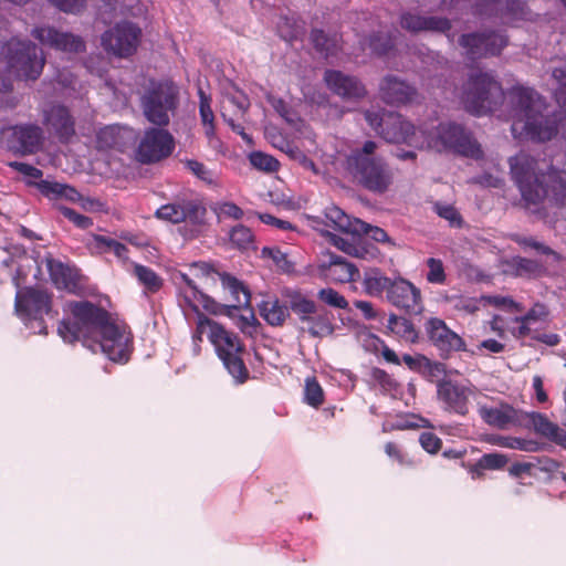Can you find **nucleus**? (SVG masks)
<instances>
[{
	"label": "nucleus",
	"instance_id": "nucleus-1",
	"mask_svg": "<svg viewBox=\"0 0 566 566\" xmlns=\"http://www.w3.org/2000/svg\"><path fill=\"white\" fill-rule=\"evenodd\" d=\"M67 311L70 315L57 326L64 342H82L93 352L101 349L116 363L129 359L133 336L127 325L117 324L109 312L90 301H71Z\"/></svg>",
	"mask_w": 566,
	"mask_h": 566
},
{
	"label": "nucleus",
	"instance_id": "nucleus-2",
	"mask_svg": "<svg viewBox=\"0 0 566 566\" xmlns=\"http://www.w3.org/2000/svg\"><path fill=\"white\" fill-rule=\"evenodd\" d=\"M512 177L526 207H538L548 200L557 207L566 206V171L554 166L539 168L538 160L521 153L510 159Z\"/></svg>",
	"mask_w": 566,
	"mask_h": 566
},
{
	"label": "nucleus",
	"instance_id": "nucleus-3",
	"mask_svg": "<svg viewBox=\"0 0 566 566\" xmlns=\"http://www.w3.org/2000/svg\"><path fill=\"white\" fill-rule=\"evenodd\" d=\"M377 148L376 142L366 140L346 157L345 168L365 189L384 193L394 184V172L384 158L375 155Z\"/></svg>",
	"mask_w": 566,
	"mask_h": 566
},
{
	"label": "nucleus",
	"instance_id": "nucleus-4",
	"mask_svg": "<svg viewBox=\"0 0 566 566\" xmlns=\"http://www.w3.org/2000/svg\"><path fill=\"white\" fill-rule=\"evenodd\" d=\"M552 77L556 82L554 97L560 111L552 115H544L542 108H537L534 114L518 125V130L535 142L551 140L559 132L566 140V70L562 67L554 69Z\"/></svg>",
	"mask_w": 566,
	"mask_h": 566
},
{
	"label": "nucleus",
	"instance_id": "nucleus-5",
	"mask_svg": "<svg viewBox=\"0 0 566 566\" xmlns=\"http://www.w3.org/2000/svg\"><path fill=\"white\" fill-rule=\"evenodd\" d=\"M503 96L502 86L494 76L491 73L478 71L471 73L463 84L461 102L469 113L481 116L492 112L497 99Z\"/></svg>",
	"mask_w": 566,
	"mask_h": 566
},
{
	"label": "nucleus",
	"instance_id": "nucleus-6",
	"mask_svg": "<svg viewBox=\"0 0 566 566\" xmlns=\"http://www.w3.org/2000/svg\"><path fill=\"white\" fill-rule=\"evenodd\" d=\"M179 104V88L171 81H151L140 97V106L146 119L159 127L170 123V115Z\"/></svg>",
	"mask_w": 566,
	"mask_h": 566
},
{
	"label": "nucleus",
	"instance_id": "nucleus-7",
	"mask_svg": "<svg viewBox=\"0 0 566 566\" xmlns=\"http://www.w3.org/2000/svg\"><path fill=\"white\" fill-rule=\"evenodd\" d=\"M429 148L479 159L483 156L480 144L461 125L440 123L434 129L426 133Z\"/></svg>",
	"mask_w": 566,
	"mask_h": 566
},
{
	"label": "nucleus",
	"instance_id": "nucleus-8",
	"mask_svg": "<svg viewBox=\"0 0 566 566\" xmlns=\"http://www.w3.org/2000/svg\"><path fill=\"white\" fill-rule=\"evenodd\" d=\"M155 218L161 221L179 224L185 222L182 235L187 239L198 238L207 226V208L195 199H182L160 206L155 211Z\"/></svg>",
	"mask_w": 566,
	"mask_h": 566
},
{
	"label": "nucleus",
	"instance_id": "nucleus-9",
	"mask_svg": "<svg viewBox=\"0 0 566 566\" xmlns=\"http://www.w3.org/2000/svg\"><path fill=\"white\" fill-rule=\"evenodd\" d=\"M207 335L227 370L239 382H244L249 377V370L242 359L244 345L239 336L227 331L220 324L212 325L211 332L207 333Z\"/></svg>",
	"mask_w": 566,
	"mask_h": 566
},
{
	"label": "nucleus",
	"instance_id": "nucleus-10",
	"mask_svg": "<svg viewBox=\"0 0 566 566\" xmlns=\"http://www.w3.org/2000/svg\"><path fill=\"white\" fill-rule=\"evenodd\" d=\"M14 312L25 324L32 321L39 322L41 333L46 334L43 325L44 316H54L53 294L41 286H23L18 289L14 297Z\"/></svg>",
	"mask_w": 566,
	"mask_h": 566
},
{
	"label": "nucleus",
	"instance_id": "nucleus-11",
	"mask_svg": "<svg viewBox=\"0 0 566 566\" xmlns=\"http://www.w3.org/2000/svg\"><path fill=\"white\" fill-rule=\"evenodd\" d=\"M365 120L386 142L417 145L416 127L401 114L388 111H365Z\"/></svg>",
	"mask_w": 566,
	"mask_h": 566
},
{
	"label": "nucleus",
	"instance_id": "nucleus-12",
	"mask_svg": "<svg viewBox=\"0 0 566 566\" xmlns=\"http://www.w3.org/2000/svg\"><path fill=\"white\" fill-rule=\"evenodd\" d=\"M6 59L8 66L25 80H36L44 67L43 52L31 41L11 39L7 43Z\"/></svg>",
	"mask_w": 566,
	"mask_h": 566
},
{
	"label": "nucleus",
	"instance_id": "nucleus-13",
	"mask_svg": "<svg viewBox=\"0 0 566 566\" xmlns=\"http://www.w3.org/2000/svg\"><path fill=\"white\" fill-rule=\"evenodd\" d=\"M464 56L472 62L500 56L509 45V36L501 31L486 29L463 33L458 40Z\"/></svg>",
	"mask_w": 566,
	"mask_h": 566
},
{
	"label": "nucleus",
	"instance_id": "nucleus-14",
	"mask_svg": "<svg viewBox=\"0 0 566 566\" xmlns=\"http://www.w3.org/2000/svg\"><path fill=\"white\" fill-rule=\"evenodd\" d=\"M142 29L129 21L116 23L112 29L102 35L104 50L117 57H129L139 45Z\"/></svg>",
	"mask_w": 566,
	"mask_h": 566
},
{
	"label": "nucleus",
	"instance_id": "nucleus-15",
	"mask_svg": "<svg viewBox=\"0 0 566 566\" xmlns=\"http://www.w3.org/2000/svg\"><path fill=\"white\" fill-rule=\"evenodd\" d=\"M175 149L174 136L163 127L147 128L136 149L139 163L149 165L168 158Z\"/></svg>",
	"mask_w": 566,
	"mask_h": 566
},
{
	"label": "nucleus",
	"instance_id": "nucleus-16",
	"mask_svg": "<svg viewBox=\"0 0 566 566\" xmlns=\"http://www.w3.org/2000/svg\"><path fill=\"white\" fill-rule=\"evenodd\" d=\"M473 14L481 18H496L504 24L528 20L531 11L521 0H476Z\"/></svg>",
	"mask_w": 566,
	"mask_h": 566
},
{
	"label": "nucleus",
	"instance_id": "nucleus-17",
	"mask_svg": "<svg viewBox=\"0 0 566 566\" xmlns=\"http://www.w3.org/2000/svg\"><path fill=\"white\" fill-rule=\"evenodd\" d=\"M506 98L510 105V117L513 120V134L518 132V125L522 120L544 105L542 96L533 87L522 84H516L509 88Z\"/></svg>",
	"mask_w": 566,
	"mask_h": 566
},
{
	"label": "nucleus",
	"instance_id": "nucleus-18",
	"mask_svg": "<svg viewBox=\"0 0 566 566\" xmlns=\"http://www.w3.org/2000/svg\"><path fill=\"white\" fill-rule=\"evenodd\" d=\"M42 124L61 144H69L75 136V118L69 107L49 103L42 108Z\"/></svg>",
	"mask_w": 566,
	"mask_h": 566
},
{
	"label": "nucleus",
	"instance_id": "nucleus-19",
	"mask_svg": "<svg viewBox=\"0 0 566 566\" xmlns=\"http://www.w3.org/2000/svg\"><path fill=\"white\" fill-rule=\"evenodd\" d=\"M424 331L429 340L440 352V356L443 358H448L454 352L467 350L464 339L449 328L447 323L441 318L430 317L427 319Z\"/></svg>",
	"mask_w": 566,
	"mask_h": 566
},
{
	"label": "nucleus",
	"instance_id": "nucleus-20",
	"mask_svg": "<svg viewBox=\"0 0 566 566\" xmlns=\"http://www.w3.org/2000/svg\"><path fill=\"white\" fill-rule=\"evenodd\" d=\"M471 395V388L455 380L441 379L437 382V398L448 412L467 416Z\"/></svg>",
	"mask_w": 566,
	"mask_h": 566
},
{
	"label": "nucleus",
	"instance_id": "nucleus-21",
	"mask_svg": "<svg viewBox=\"0 0 566 566\" xmlns=\"http://www.w3.org/2000/svg\"><path fill=\"white\" fill-rule=\"evenodd\" d=\"M379 97L385 104L399 107L418 102L420 94L409 82L396 75H386L379 83Z\"/></svg>",
	"mask_w": 566,
	"mask_h": 566
},
{
	"label": "nucleus",
	"instance_id": "nucleus-22",
	"mask_svg": "<svg viewBox=\"0 0 566 566\" xmlns=\"http://www.w3.org/2000/svg\"><path fill=\"white\" fill-rule=\"evenodd\" d=\"M386 300L392 306L407 314H420L422 311V298L420 290L410 281L403 277H395Z\"/></svg>",
	"mask_w": 566,
	"mask_h": 566
},
{
	"label": "nucleus",
	"instance_id": "nucleus-23",
	"mask_svg": "<svg viewBox=\"0 0 566 566\" xmlns=\"http://www.w3.org/2000/svg\"><path fill=\"white\" fill-rule=\"evenodd\" d=\"M9 148L21 156L33 155L42 146L43 129L35 124H20L10 128Z\"/></svg>",
	"mask_w": 566,
	"mask_h": 566
},
{
	"label": "nucleus",
	"instance_id": "nucleus-24",
	"mask_svg": "<svg viewBox=\"0 0 566 566\" xmlns=\"http://www.w3.org/2000/svg\"><path fill=\"white\" fill-rule=\"evenodd\" d=\"M31 34L41 44L54 50L70 53H78L85 50V42L81 36L69 32H61L52 27L34 28Z\"/></svg>",
	"mask_w": 566,
	"mask_h": 566
},
{
	"label": "nucleus",
	"instance_id": "nucleus-25",
	"mask_svg": "<svg viewBox=\"0 0 566 566\" xmlns=\"http://www.w3.org/2000/svg\"><path fill=\"white\" fill-rule=\"evenodd\" d=\"M324 82L333 94L343 99H360L367 94L365 85L356 76L338 70H326Z\"/></svg>",
	"mask_w": 566,
	"mask_h": 566
},
{
	"label": "nucleus",
	"instance_id": "nucleus-26",
	"mask_svg": "<svg viewBox=\"0 0 566 566\" xmlns=\"http://www.w3.org/2000/svg\"><path fill=\"white\" fill-rule=\"evenodd\" d=\"M478 412L484 423L500 430L524 426V411L505 402L499 407L481 405L478 408Z\"/></svg>",
	"mask_w": 566,
	"mask_h": 566
},
{
	"label": "nucleus",
	"instance_id": "nucleus-27",
	"mask_svg": "<svg viewBox=\"0 0 566 566\" xmlns=\"http://www.w3.org/2000/svg\"><path fill=\"white\" fill-rule=\"evenodd\" d=\"M323 275L335 283L356 282L360 277L359 270L343 256L328 253V261L321 265Z\"/></svg>",
	"mask_w": 566,
	"mask_h": 566
},
{
	"label": "nucleus",
	"instance_id": "nucleus-28",
	"mask_svg": "<svg viewBox=\"0 0 566 566\" xmlns=\"http://www.w3.org/2000/svg\"><path fill=\"white\" fill-rule=\"evenodd\" d=\"M46 268L53 284L59 290L74 292L80 285L78 270L59 260H48Z\"/></svg>",
	"mask_w": 566,
	"mask_h": 566
},
{
	"label": "nucleus",
	"instance_id": "nucleus-29",
	"mask_svg": "<svg viewBox=\"0 0 566 566\" xmlns=\"http://www.w3.org/2000/svg\"><path fill=\"white\" fill-rule=\"evenodd\" d=\"M526 419L532 423L537 433L566 449V430L539 412H524V421Z\"/></svg>",
	"mask_w": 566,
	"mask_h": 566
},
{
	"label": "nucleus",
	"instance_id": "nucleus-30",
	"mask_svg": "<svg viewBox=\"0 0 566 566\" xmlns=\"http://www.w3.org/2000/svg\"><path fill=\"white\" fill-rule=\"evenodd\" d=\"M223 289L230 294L228 300L231 306V313L242 308H249L251 302V293L249 289L237 277L229 273L219 274Z\"/></svg>",
	"mask_w": 566,
	"mask_h": 566
},
{
	"label": "nucleus",
	"instance_id": "nucleus-31",
	"mask_svg": "<svg viewBox=\"0 0 566 566\" xmlns=\"http://www.w3.org/2000/svg\"><path fill=\"white\" fill-rule=\"evenodd\" d=\"M350 238H344L337 234L329 233V242L338 250L348 255L367 260L375 256V248L367 247L363 242V238L358 234H349Z\"/></svg>",
	"mask_w": 566,
	"mask_h": 566
},
{
	"label": "nucleus",
	"instance_id": "nucleus-32",
	"mask_svg": "<svg viewBox=\"0 0 566 566\" xmlns=\"http://www.w3.org/2000/svg\"><path fill=\"white\" fill-rule=\"evenodd\" d=\"M324 217L326 226L345 234H354L355 232L364 231L365 228L360 219L350 218L336 206L327 207Z\"/></svg>",
	"mask_w": 566,
	"mask_h": 566
},
{
	"label": "nucleus",
	"instance_id": "nucleus-33",
	"mask_svg": "<svg viewBox=\"0 0 566 566\" xmlns=\"http://www.w3.org/2000/svg\"><path fill=\"white\" fill-rule=\"evenodd\" d=\"M394 279L386 276L380 270L367 271L363 279V287L366 294L373 297H381L388 294Z\"/></svg>",
	"mask_w": 566,
	"mask_h": 566
},
{
	"label": "nucleus",
	"instance_id": "nucleus-34",
	"mask_svg": "<svg viewBox=\"0 0 566 566\" xmlns=\"http://www.w3.org/2000/svg\"><path fill=\"white\" fill-rule=\"evenodd\" d=\"M260 316L271 326H282L290 316L289 306L277 298H269L259 305Z\"/></svg>",
	"mask_w": 566,
	"mask_h": 566
},
{
	"label": "nucleus",
	"instance_id": "nucleus-35",
	"mask_svg": "<svg viewBox=\"0 0 566 566\" xmlns=\"http://www.w3.org/2000/svg\"><path fill=\"white\" fill-rule=\"evenodd\" d=\"M310 39L314 49L326 57L336 55L340 50V36L337 33L328 34L321 29H313Z\"/></svg>",
	"mask_w": 566,
	"mask_h": 566
},
{
	"label": "nucleus",
	"instance_id": "nucleus-36",
	"mask_svg": "<svg viewBox=\"0 0 566 566\" xmlns=\"http://www.w3.org/2000/svg\"><path fill=\"white\" fill-rule=\"evenodd\" d=\"M387 328L391 334L407 343H416L419 338L418 331L413 323L410 319L396 314L389 315Z\"/></svg>",
	"mask_w": 566,
	"mask_h": 566
},
{
	"label": "nucleus",
	"instance_id": "nucleus-37",
	"mask_svg": "<svg viewBox=\"0 0 566 566\" xmlns=\"http://www.w3.org/2000/svg\"><path fill=\"white\" fill-rule=\"evenodd\" d=\"M133 274L140 285L144 286L146 294H155L164 286V280L149 266L134 263Z\"/></svg>",
	"mask_w": 566,
	"mask_h": 566
},
{
	"label": "nucleus",
	"instance_id": "nucleus-38",
	"mask_svg": "<svg viewBox=\"0 0 566 566\" xmlns=\"http://www.w3.org/2000/svg\"><path fill=\"white\" fill-rule=\"evenodd\" d=\"M331 316V313L325 308H318L317 312L305 322V324H307V333L313 337L332 335L334 326Z\"/></svg>",
	"mask_w": 566,
	"mask_h": 566
},
{
	"label": "nucleus",
	"instance_id": "nucleus-39",
	"mask_svg": "<svg viewBox=\"0 0 566 566\" xmlns=\"http://www.w3.org/2000/svg\"><path fill=\"white\" fill-rule=\"evenodd\" d=\"M319 307L313 301L301 293H294L290 297L289 311H292L300 319L305 323Z\"/></svg>",
	"mask_w": 566,
	"mask_h": 566
},
{
	"label": "nucleus",
	"instance_id": "nucleus-40",
	"mask_svg": "<svg viewBox=\"0 0 566 566\" xmlns=\"http://www.w3.org/2000/svg\"><path fill=\"white\" fill-rule=\"evenodd\" d=\"M507 463V458L501 453H485L483 454L474 467L471 469V473L474 476H481L483 470H501Z\"/></svg>",
	"mask_w": 566,
	"mask_h": 566
},
{
	"label": "nucleus",
	"instance_id": "nucleus-41",
	"mask_svg": "<svg viewBox=\"0 0 566 566\" xmlns=\"http://www.w3.org/2000/svg\"><path fill=\"white\" fill-rule=\"evenodd\" d=\"M230 242L241 251H248L250 249L255 250L254 235L250 228L238 224L233 227L229 234Z\"/></svg>",
	"mask_w": 566,
	"mask_h": 566
},
{
	"label": "nucleus",
	"instance_id": "nucleus-42",
	"mask_svg": "<svg viewBox=\"0 0 566 566\" xmlns=\"http://www.w3.org/2000/svg\"><path fill=\"white\" fill-rule=\"evenodd\" d=\"M324 398V390L316 377H307L304 384V402L317 409L323 405Z\"/></svg>",
	"mask_w": 566,
	"mask_h": 566
},
{
	"label": "nucleus",
	"instance_id": "nucleus-43",
	"mask_svg": "<svg viewBox=\"0 0 566 566\" xmlns=\"http://www.w3.org/2000/svg\"><path fill=\"white\" fill-rule=\"evenodd\" d=\"M251 165L264 172H275L280 167V163L273 156L262 151H253L249 156Z\"/></svg>",
	"mask_w": 566,
	"mask_h": 566
},
{
	"label": "nucleus",
	"instance_id": "nucleus-44",
	"mask_svg": "<svg viewBox=\"0 0 566 566\" xmlns=\"http://www.w3.org/2000/svg\"><path fill=\"white\" fill-rule=\"evenodd\" d=\"M513 240L521 247L523 248H531V249H534L536 250L537 252L542 253V254H545V255H549L554 259V261L556 262H559L562 260V256L559 253H557L556 251H554L552 248H549L548 245H545L544 243L542 242H538L536 239H534L533 237H522V235H515L513 238Z\"/></svg>",
	"mask_w": 566,
	"mask_h": 566
},
{
	"label": "nucleus",
	"instance_id": "nucleus-45",
	"mask_svg": "<svg viewBox=\"0 0 566 566\" xmlns=\"http://www.w3.org/2000/svg\"><path fill=\"white\" fill-rule=\"evenodd\" d=\"M426 265L428 268L426 279L429 283L442 285L447 282L444 265L440 259L429 258Z\"/></svg>",
	"mask_w": 566,
	"mask_h": 566
},
{
	"label": "nucleus",
	"instance_id": "nucleus-46",
	"mask_svg": "<svg viewBox=\"0 0 566 566\" xmlns=\"http://www.w3.org/2000/svg\"><path fill=\"white\" fill-rule=\"evenodd\" d=\"M433 211L440 217L449 221L451 227L461 228L463 220L457 208L449 203L436 202Z\"/></svg>",
	"mask_w": 566,
	"mask_h": 566
},
{
	"label": "nucleus",
	"instance_id": "nucleus-47",
	"mask_svg": "<svg viewBox=\"0 0 566 566\" xmlns=\"http://www.w3.org/2000/svg\"><path fill=\"white\" fill-rule=\"evenodd\" d=\"M422 32L448 34L452 29L451 21L446 17L424 15Z\"/></svg>",
	"mask_w": 566,
	"mask_h": 566
},
{
	"label": "nucleus",
	"instance_id": "nucleus-48",
	"mask_svg": "<svg viewBox=\"0 0 566 566\" xmlns=\"http://www.w3.org/2000/svg\"><path fill=\"white\" fill-rule=\"evenodd\" d=\"M370 378L373 381L378 384L384 391L392 392L397 391L399 384L392 378L386 370L373 367L370 370Z\"/></svg>",
	"mask_w": 566,
	"mask_h": 566
},
{
	"label": "nucleus",
	"instance_id": "nucleus-49",
	"mask_svg": "<svg viewBox=\"0 0 566 566\" xmlns=\"http://www.w3.org/2000/svg\"><path fill=\"white\" fill-rule=\"evenodd\" d=\"M317 297L323 303L335 308L346 310L348 307L347 300L336 290L331 287L319 290L317 293Z\"/></svg>",
	"mask_w": 566,
	"mask_h": 566
},
{
	"label": "nucleus",
	"instance_id": "nucleus-50",
	"mask_svg": "<svg viewBox=\"0 0 566 566\" xmlns=\"http://www.w3.org/2000/svg\"><path fill=\"white\" fill-rule=\"evenodd\" d=\"M262 255L272 259L276 266L284 272H291L293 270V263L289 260L286 253L282 252L279 248L264 247L262 249Z\"/></svg>",
	"mask_w": 566,
	"mask_h": 566
},
{
	"label": "nucleus",
	"instance_id": "nucleus-51",
	"mask_svg": "<svg viewBox=\"0 0 566 566\" xmlns=\"http://www.w3.org/2000/svg\"><path fill=\"white\" fill-rule=\"evenodd\" d=\"M57 210L60 213L65 217L67 220H70L74 226H76L80 229H88L93 226V220L90 217H86L84 214H81L76 212L74 209L65 207V206H57Z\"/></svg>",
	"mask_w": 566,
	"mask_h": 566
},
{
	"label": "nucleus",
	"instance_id": "nucleus-52",
	"mask_svg": "<svg viewBox=\"0 0 566 566\" xmlns=\"http://www.w3.org/2000/svg\"><path fill=\"white\" fill-rule=\"evenodd\" d=\"M483 300L492 306L504 308L509 312H522L523 311V306L520 303L515 302L510 296L488 295V296H483Z\"/></svg>",
	"mask_w": 566,
	"mask_h": 566
},
{
	"label": "nucleus",
	"instance_id": "nucleus-53",
	"mask_svg": "<svg viewBox=\"0 0 566 566\" xmlns=\"http://www.w3.org/2000/svg\"><path fill=\"white\" fill-rule=\"evenodd\" d=\"M368 46L375 54L385 55L392 48V42L382 33H374L368 39Z\"/></svg>",
	"mask_w": 566,
	"mask_h": 566
},
{
	"label": "nucleus",
	"instance_id": "nucleus-54",
	"mask_svg": "<svg viewBox=\"0 0 566 566\" xmlns=\"http://www.w3.org/2000/svg\"><path fill=\"white\" fill-rule=\"evenodd\" d=\"M423 20L424 15L407 11L400 15V25L409 32L419 33L422 32Z\"/></svg>",
	"mask_w": 566,
	"mask_h": 566
},
{
	"label": "nucleus",
	"instance_id": "nucleus-55",
	"mask_svg": "<svg viewBox=\"0 0 566 566\" xmlns=\"http://www.w3.org/2000/svg\"><path fill=\"white\" fill-rule=\"evenodd\" d=\"M384 451L390 459H392L400 465H413V461L407 457V454L402 451L401 447L396 442H387L384 447Z\"/></svg>",
	"mask_w": 566,
	"mask_h": 566
},
{
	"label": "nucleus",
	"instance_id": "nucleus-56",
	"mask_svg": "<svg viewBox=\"0 0 566 566\" xmlns=\"http://www.w3.org/2000/svg\"><path fill=\"white\" fill-rule=\"evenodd\" d=\"M199 298L203 308L213 315H227L232 316L231 306L216 302L210 296L199 293Z\"/></svg>",
	"mask_w": 566,
	"mask_h": 566
},
{
	"label": "nucleus",
	"instance_id": "nucleus-57",
	"mask_svg": "<svg viewBox=\"0 0 566 566\" xmlns=\"http://www.w3.org/2000/svg\"><path fill=\"white\" fill-rule=\"evenodd\" d=\"M363 224L365 226L364 231H358V232H355L354 234H358V235H360V238L363 235H367L376 242L388 243L389 245L395 247V242L391 241L388 233L384 229L378 228V227H373L369 223H366L364 221H363Z\"/></svg>",
	"mask_w": 566,
	"mask_h": 566
},
{
	"label": "nucleus",
	"instance_id": "nucleus-58",
	"mask_svg": "<svg viewBox=\"0 0 566 566\" xmlns=\"http://www.w3.org/2000/svg\"><path fill=\"white\" fill-rule=\"evenodd\" d=\"M419 443L423 450L430 454H436L441 450L442 440L433 432L423 431L419 436Z\"/></svg>",
	"mask_w": 566,
	"mask_h": 566
},
{
	"label": "nucleus",
	"instance_id": "nucleus-59",
	"mask_svg": "<svg viewBox=\"0 0 566 566\" xmlns=\"http://www.w3.org/2000/svg\"><path fill=\"white\" fill-rule=\"evenodd\" d=\"M185 166L191 174H193L200 180L207 184L213 182V175L211 170H209L202 163L195 159H187L185 160Z\"/></svg>",
	"mask_w": 566,
	"mask_h": 566
},
{
	"label": "nucleus",
	"instance_id": "nucleus-60",
	"mask_svg": "<svg viewBox=\"0 0 566 566\" xmlns=\"http://www.w3.org/2000/svg\"><path fill=\"white\" fill-rule=\"evenodd\" d=\"M516 270L520 274L525 273L534 276H539L544 272L543 265L539 262L527 258H518L516 260Z\"/></svg>",
	"mask_w": 566,
	"mask_h": 566
},
{
	"label": "nucleus",
	"instance_id": "nucleus-61",
	"mask_svg": "<svg viewBox=\"0 0 566 566\" xmlns=\"http://www.w3.org/2000/svg\"><path fill=\"white\" fill-rule=\"evenodd\" d=\"M36 186L40 192L50 199L62 198L65 188V185L63 184L52 182L48 180H40V182Z\"/></svg>",
	"mask_w": 566,
	"mask_h": 566
},
{
	"label": "nucleus",
	"instance_id": "nucleus-62",
	"mask_svg": "<svg viewBox=\"0 0 566 566\" xmlns=\"http://www.w3.org/2000/svg\"><path fill=\"white\" fill-rule=\"evenodd\" d=\"M59 10L65 13L77 14L86 7V0H50Z\"/></svg>",
	"mask_w": 566,
	"mask_h": 566
},
{
	"label": "nucleus",
	"instance_id": "nucleus-63",
	"mask_svg": "<svg viewBox=\"0 0 566 566\" xmlns=\"http://www.w3.org/2000/svg\"><path fill=\"white\" fill-rule=\"evenodd\" d=\"M511 322L517 325L516 327L509 328V332L511 333V335L514 338H516V339H524L526 337L532 338V335L535 334L532 332V328H531L532 323L530 321H523V319H521V316H516V317L512 318Z\"/></svg>",
	"mask_w": 566,
	"mask_h": 566
},
{
	"label": "nucleus",
	"instance_id": "nucleus-64",
	"mask_svg": "<svg viewBox=\"0 0 566 566\" xmlns=\"http://www.w3.org/2000/svg\"><path fill=\"white\" fill-rule=\"evenodd\" d=\"M8 166L14 169L15 171L20 172L21 175L25 177H30L32 179H41L43 176V172L41 169L21 161H10L8 163Z\"/></svg>",
	"mask_w": 566,
	"mask_h": 566
}]
</instances>
